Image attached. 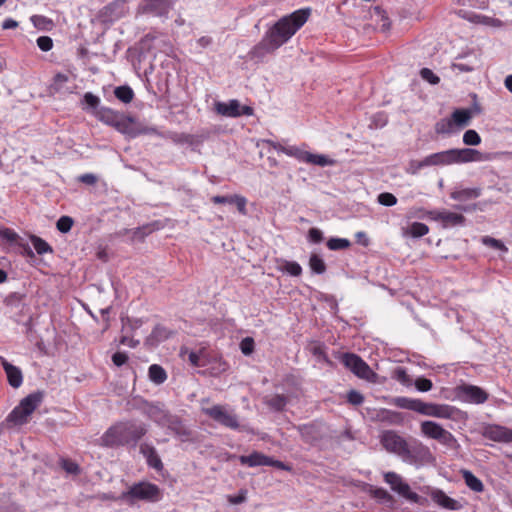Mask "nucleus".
<instances>
[{
  "label": "nucleus",
  "instance_id": "nucleus-1",
  "mask_svg": "<svg viewBox=\"0 0 512 512\" xmlns=\"http://www.w3.org/2000/svg\"><path fill=\"white\" fill-rule=\"evenodd\" d=\"M310 13L309 8H303L281 17L267 30L261 41L251 49V57L262 58L287 43L307 22Z\"/></svg>",
  "mask_w": 512,
  "mask_h": 512
},
{
  "label": "nucleus",
  "instance_id": "nucleus-2",
  "mask_svg": "<svg viewBox=\"0 0 512 512\" xmlns=\"http://www.w3.org/2000/svg\"><path fill=\"white\" fill-rule=\"evenodd\" d=\"M380 443L388 453L398 456L409 465L421 467L435 460L427 445L417 439L407 441L394 430L383 431L380 435Z\"/></svg>",
  "mask_w": 512,
  "mask_h": 512
},
{
  "label": "nucleus",
  "instance_id": "nucleus-3",
  "mask_svg": "<svg viewBox=\"0 0 512 512\" xmlns=\"http://www.w3.org/2000/svg\"><path fill=\"white\" fill-rule=\"evenodd\" d=\"M86 104L84 110L89 111L97 120L105 125L115 128L118 132L135 138L141 134L156 133L154 128H141L134 117L100 105V98L91 92L83 96Z\"/></svg>",
  "mask_w": 512,
  "mask_h": 512
},
{
  "label": "nucleus",
  "instance_id": "nucleus-4",
  "mask_svg": "<svg viewBox=\"0 0 512 512\" xmlns=\"http://www.w3.org/2000/svg\"><path fill=\"white\" fill-rule=\"evenodd\" d=\"M147 432L145 425L134 422H119L111 426L101 437V444L106 447L136 444Z\"/></svg>",
  "mask_w": 512,
  "mask_h": 512
},
{
  "label": "nucleus",
  "instance_id": "nucleus-5",
  "mask_svg": "<svg viewBox=\"0 0 512 512\" xmlns=\"http://www.w3.org/2000/svg\"><path fill=\"white\" fill-rule=\"evenodd\" d=\"M163 498V490L154 483L140 481L134 483L120 495V500L128 505H134L138 501L157 503Z\"/></svg>",
  "mask_w": 512,
  "mask_h": 512
},
{
  "label": "nucleus",
  "instance_id": "nucleus-6",
  "mask_svg": "<svg viewBox=\"0 0 512 512\" xmlns=\"http://www.w3.org/2000/svg\"><path fill=\"white\" fill-rule=\"evenodd\" d=\"M44 393L36 391L23 398L19 405H17L8 415L7 421L15 425H22L27 422L28 417L38 408L42 403Z\"/></svg>",
  "mask_w": 512,
  "mask_h": 512
},
{
  "label": "nucleus",
  "instance_id": "nucleus-7",
  "mask_svg": "<svg viewBox=\"0 0 512 512\" xmlns=\"http://www.w3.org/2000/svg\"><path fill=\"white\" fill-rule=\"evenodd\" d=\"M472 118L469 109H456L449 118H442L436 122L434 129L439 135H450L468 126Z\"/></svg>",
  "mask_w": 512,
  "mask_h": 512
},
{
  "label": "nucleus",
  "instance_id": "nucleus-8",
  "mask_svg": "<svg viewBox=\"0 0 512 512\" xmlns=\"http://www.w3.org/2000/svg\"><path fill=\"white\" fill-rule=\"evenodd\" d=\"M201 411L219 425L231 430L240 428L239 417L235 411L227 405H213L211 407H202Z\"/></svg>",
  "mask_w": 512,
  "mask_h": 512
},
{
  "label": "nucleus",
  "instance_id": "nucleus-9",
  "mask_svg": "<svg viewBox=\"0 0 512 512\" xmlns=\"http://www.w3.org/2000/svg\"><path fill=\"white\" fill-rule=\"evenodd\" d=\"M383 476L385 483L390 486L391 490L407 501L419 505H424L427 502L426 498L421 497L416 492H413L410 485L396 472L389 471L384 473Z\"/></svg>",
  "mask_w": 512,
  "mask_h": 512
},
{
  "label": "nucleus",
  "instance_id": "nucleus-10",
  "mask_svg": "<svg viewBox=\"0 0 512 512\" xmlns=\"http://www.w3.org/2000/svg\"><path fill=\"white\" fill-rule=\"evenodd\" d=\"M340 362L350 370L358 378L375 381L377 374L369 367V365L357 354L342 353L339 357Z\"/></svg>",
  "mask_w": 512,
  "mask_h": 512
},
{
  "label": "nucleus",
  "instance_id": "nucleus-11",
  "mask_svg": "<svg viewBox=\"0 0 512 512\" xmlns=\"http://www.w3.org/2000/svg\"><path fill=\"white\" fill-rule=\"evenodd\" d=\"M421 434L428 438L437 440L440 444L447 447H454L457 440L454 435L444 429L439 423L431 420L422 421L420 424Z\"/></svg>",
  "mask_w": 512,
  "mask_h": 512
},
{
  "label": "nucleus",
  "instance_id": "nucleus-12",
  "mask_svg": "<svg viewBox=\"0 0 512 512\" xmlns=\"http://www.w3.org/2000/svg\"><path fill=\"white\" fill-rule=\"evenodd\" d=\"M460 410L448 404L424 402L422 415L441 419H457Z\"/></svg>",
  "mask_w": 512,
  "mask_h": 512
},
{
  "label": "nucleus",
  "instance_id": "nucleus-13",
  "mask_svg": "<svg viewBox=\"0 0 512 512\" xmlns=\"http://www.w3.org/2000/svg\"><path fill=\"white\" fill-rule=\"evenodd\" d=\"M454 164L470 162H485L491 159L489 153H483L473 148H453Z\"/></svg>",
  "mask_w": 512,
  "mask_h": 512
},
{
  "label": "nucleus",
  "instance_id": "nucleus-14",
  "mask_svg": "<svg viewBox=\"0 0 512 512\" xmlns=\"http://www.w3.org/2000/svg\"><path fill=\"white\" fill-rule=\"evenodd\" d=\"M483 436L495 442L512 443V429L501 425H488L484 428Z\"/></svg>",
  "mask_w": 512,
  "mask_h": 512
},
{
  "label": "nucleus",
  "instance_id": "nucleus-15",
  "mask_svg": "<svg viewBox=\"0 0 512 512\" xmlns=\"http://www.w3.org/2000/svg\"><path fill=\"white\" fill-rule=\"evenodd\" d=\"M164 427L171 431L174 434V436L178 438L181 442H187L191 440V430L183 423L181 418L177 415L172 414L170 418H168V421Z\"/></svg>",
  "mask_w": 512,
  "mask_h": 512
},
{
  "label": "nucleus",
  "instance_id": "nucleus-16",
  "mask_svg": "<svg viewBox=\"0 0 512 512\" xmlns=\"http://www.w3.org/2000/svg\"><path fill=\"white\" fill-rule=\"evenodd\" d=\"M171 6V0H143L141 9L143 13H149L158 17H166Z\"/></svg>",
  "mask_w": 512,
  "mask_h": 512
},
{
  "label": "nucleus",
  "instance_id": "nucleus-17",
  "mask_svg": "<svg viewBox=\"0 0 512 512\" xmlns=\"http://www.w3.org/2000/svg\"><path fill=\"white\" fill-rule=\"evenodd\" d=\"M431 499L440 507L451 510V511H457L462 508V504L451 497H449L443 490L441 489H434L430 493Z\"/></svg>",
  "mask_w": 512,
  "mask_h": 512
},
{
  "label": "nucleus",
  "instance_id": "nucleus-18",
  "mask_svg": "<svg viewBox=\"0 0 512 512\" xmlns=\"http://www.w3.org/2000/svg\"><path fill=\"white\" fill-rule=\"evenodd\" d=\"M431 214L433 215L432 219L441 222L444 228L462 226L465 223V217L455 212L441 211Z\"/></svg>",
  "mask_w": 512,
  "mask_h": 512
},
{
  "label": "nucleus",
  "instance_id": "nucleus-19",
  "mask_svg": "<svg viewBox=\"0 0 512 512\" xmlns=\"http://www.w3.org/2000/svg\"><path fill=\"white\" fill-rule=\"evenodd\" d=\"M145 414L149 419L156 423L160 427H164L168 421V418L172 415L169 411L164 409L159 404H148L144 410Z\"/></svg>",
  "mask_w": 512,
  "mask_h": 512
},
{
  "label": "nucleus",
  "instance_id": "nucleus-20",
  "mask_svg": "<svg viewBox=\"0 0 512 512\" xmlns=\"http://www.w3.org/2000/svg\"><path fill=\"white\" fill-rule=\"evenodd\" d=\"M0 363L6 373L9 385L19 388L23 383V374L20 368L12 365L2 356H0Z\"/></svg>",
  "mask_w": 512,
  "mask_h": 512
},
{
  "label": "nucleus",
  "instance_id": "nucleus-21",
  "mask_svg": "<svg viewBox=\"0 0 512 512\" xmlns=\"http://www.w3.org/2000/svg\"><path fill=\"white\" fill-rule=\"evenodd\" d=\"M140 453L145 457L149 467L160 471L163 469V463L154 446L148 443L140 445Z\"/></svg>",
  "mask_w": 512,
  "mask_h": 512
},
{
  "label": "nucleus",
  "instance_id": "nucleus-22",
  "mask_svg": "<svg viewBox=\"0 0 512 512\" xmlns=\"http://www.w3.org/2000/svg\"><path fill=\"white\" fill-rule=\"evenodd\" d=\"M461 394L465 400L475 404L484 403L488 398L487 393L483 389L473 385H464L461 388Z\"/></svg>",
  "mask_w": 512,
  "mask_h": 512
},
{
  "label": "nucleus",
  "instance_id": "nucleus-23",
  "mask_svg": "<svg viewBox=\"0 0 512 512\" xmlns=\"http://www.w3.org/2000/svg\"><path fill=\"white\" fill-rule=\"evenodd\" d=\"M211 201L215 204H235L238 211L245 215L247 200L245 197L240 195H216L211 198Z\"/></svg>",
  "mask_w": 512,
  "mask_h": 512
},
{
  "label": "nucleus",
  "instance_id": "nucleus-24",
  "mask_svg": "<svg viewBox=\"0 0 512 512\" xmlns=\"http://www.w3.org/2000/svg\"><path fill=\"white\" fill-rule=\"evenodd\" d=\"M126 0H114L102 10V15L109 20H116L125 14Z\"/></svg>",
  "mask_w": 512,
  "mask_h": 512
},
{
  "label": "nucleus",
  "instance_id": "nucleus-25",
  "mask_svg": "<svg viewBox=\"0 0 512 512\" xmlns=\"http://www.w3.org/2000/svg\"><path fill=\"white\" fill-rule=\"evenodd\" d=\"M392 404L401 409H407L422 414L424 401L408 397H395Z\"/></svg>",
  "mask_w": 512,
  "mask_h": 512
},
{
  "label": "nucleus",
  "instance_id": "nucleus-26",
  "mask_svg": "<svg viewBox=\"0 0 512 512\" xmlns=\"http://www.w3.org/2000/svg\"><path fill=\"white\" fill-rule=\"evenodd\" d=\"M430 166H445L454 164L453 149L437 152L426 156Z\"/></svg>",
  "mask_w": 512,
  "mask_h": 512
},
{
  "label": "nucleus",
  "instance_id": "nucleus-27",
  "mask_svg": "<svg viewBox=\"0 0 512 512\" xmlns=\"http://www.w3.org/2000/svg\"><path fill=\"white\" fill-rule=\"evenodd\" d=\"M240 103L238 100H230L228 103L225 102H217L215 104V109L218 114L227 116V117H239L240 112Z\"/></svg>",
  "mask_w": 512,
  "mask_h": 512
},
{
  "label": "nucleus",
  "instance_id": "nucleus-28",
  "mask_svg": "<svg viewBox=\"0 0 512 512\" xmlns=\"http://www.w3.org/2000/svg\"><path fill=\"white\" fill-rule=\"evenodd\" d=\"M239 462L249 467L267 466L268 456L261 452L254 451L250 455L239 456Z\"/></svg>",
  "mask_w": 512,
  "mask_h": 512
},
{
  "label": "nucleus",
  "instance_id": "nucleus-29",
  "mask_svg": "<svg viewBox=\"0 0 512 512\" xmlns=\"http://www.w3.org/2000/svg\"><path fill=\"white\" fill-rule=\"evenodd\" d=\"M173 331L162 325H156L150 335L147 337V343L150 345H157L162 341L170 338Z\"/></svg>",
  "mask_w": 512,
  "mask_h": 512
},
{
  "label": "nucleus",
  "instance_id": "nucleus-30",
  "mask_svg": "<svg viewBox=\"0 0 512 512\" xmlns=\"http://www.w3.org/2000/svg\"><path fill=\"white\" fill-rule=\"evenodd\" d=\"M369 493L371 497L376 499L380 504L392 506L395 502L394 497L382 487H371Z\"/></svg>",
  "mask_w": 512,
  "mask_h": 512
},
{
  "label": "nucleus",
  "instance_id": "nucleus-31",
  "mask_svg": "<svg viewBox=\"0 0 512 512\" xmlns=\"http://www.w3.org/2000/svg\"><path fill=\"white\" fill-rule=\"evenodd\" d=\"M481 195L480 188H464L455 190L450 194V197L456 201H466L469 199L478 198Z\"/></svg>",
  "mask_w": 512,
  "mask_h": 512
},
{
  "label": "nucleus",
  "instance_id": "nucleus-32",
  "mask_svg": "<svg viewBox=\"0 0 512 512\" xmlns=\"http://www.w3.org/2000/svg\"><path fill=\"white\" fill-rule=\"evenodd\" d=\"M264 403L273 411H282L288 403V398L282 394H275L264 399Z\"/></svg>",
  "mask_w": 512,
  "mask_h": 512
},
{
  "label": "nucleus",
  "instance_id": "nucleus-33",
  "mask_svg": "<svg viewBox=\"0 0 512 512\" xmlns=\"http://www.w3.org/2000/svg\"><path fill=\"white\" fill-rule=\"evenodd\" d=\"M461 473H462V477L465 481V484L467 485V487H469V489H471L474 492H478V493L483 492L484 485L478 477H476L469 470H462Z\"/></svg>",
  "mask_w": 512,
  "mask_h": 512
},
{
  "label": "nucleus",
  "instance_id": "nucleus-34",
  "mask_svg": "<svg viewBox=\"0 0 512 512\" xmlns=\"http://www.w3.org/2000/svg\"><path fill=\"white\" fill-rule=\"evenodd\" d=\"M429 232V227L422 222H413L406 229L403 230L404 236H411L413 238H419L426 235Z\"/></svg>",
  "mask_w": 512,
  "mask_h": 512
},
{
  "label": "nucleus",
  "instance_id": "nucleus-35",
  "mask_svg": "<svg viewBox=\"0 0 512 512\" xmlns=\"http://www.w3.org/2000/svg\"><path fill=\"white\" fill-rule=\"evenodd\" d=\"M148 375H149V379L157 385L164 383L167 379L166 371L164 370V368L162 366H160L158 364H152L149 367Z\"/></svg>",
  "mask_w": 512,
  "mask_h": 512
},
{
  "label": "nucleus",
  "instance_id": "nucleus-36",
  "mask_svg": "<svg viewBox=\"0 0 512 512\" xmlns=\"http://www.w3.org/2000/svg\"><path fill=\"white\" fill-rule=\"evenodd\" d=\"M309 267L315 274L321 275L326 272V264L322 257L316 253H312L309 258Z\"/></svg>",
  "mask_w": 512,
  "mask_h": 512
},
{
  "label": "nucleus",
  "instance_id": "nucleus-37",
  "mask_svg": "<svg viewBox=\"0 0 512 512\" xmlns=\"http://www.w3.org/2000/svg\"><path fill=\"white\" fill-rule=\"evenodd\" d=\"M115 97L121 102L127 104L133 100L134 92L129 86H119L114 90Z\"/></svg>",
  "mask_w": 512,
  "mask_h": 512
},
{
  "label": "nucleus",
  "instance_id": "nucleus-38",
  "mask_svg": "<svg viewBox=\"0 0 512 512\" xmlns=\"http://www.w3.org/2000/svg\"><path fill=\"white\" fill-rule=\"evenodd\" d=\"M307 164L317 165L320 167L331 166L335 164V160L328 158L322 154L309 153Z\"/></svg>",
  "mask_w": 512,
  "mask_h": 512
},
{
  "label": "nucleus",
  "instance_id": "nucleus-39",
  "mask_svg": "<svg viewBox=\"0 0 512 512\" xmlns=\"http://www.w3.org/2000/svg\"><path fill=\"white\" fill-rule=\"evenodd\" d=\"M469 20L474 23H481L493 27H500L502 25L501 20L480 14H474Z\"/></svg>",
  "mask_w": 512,
  "mask_h": 512
},
{
  "label": "nucleus",
  "instance_id": "nucleus-40",
  "mask_svg": "<svg viewBox=\"0 0 512 512\" xmlns=\"http://www.w3.org/2000/svg\"><path fill=\"white\" fill-rule=\"evenodd\" d=\"M31 242L33 244L34 249L39 255H43L48 252H52V247L42 238L32 235Z\"/></svg>",
  "mask_w": 512,
  "mask_h": 512
},
{
  "label": "nucleus",
  "instance_id": "nucleus-41",
  "mask_svg": "<svg viewBox=\"0 0 512 512\" xmlns=\"http://www.w3.org/2000/svg\"><path fill=\"white\" fill-rule=\"evenodd\" d=\"M308 151H305L297 146H288V149L286 150V155L290 157L296 158L300 162L307 163L308 157H309Z\"/></svg>",
  "mask_w": 512,
  "mask_h": 512
},
{
  "label": "nucleus",
  "instance_id": "nucleus-42",
  "mask_svg": "<svg viewBox=\"0 0 512 512\" xmlns=\"http://www.w3.org/2000/svg\"><path fill=\"white\" fill-rule=\"evenodd\" d=\"M326 245L328 249L332 251H337L347 249L351 245V243L348 239L333 237L327 241Z\"/></svg>",
  "mask_w": 512,
  "mask_h": 512
},
{
  "label": "nucleus",
  "instance_id": "nucleus-43",
  "mask_svg": "<svg viewBox=\"0 0 512 512\" xmlns=\"http://www.w3.org/2000/svg\"><path fill=\"white\" fill-rule=\"evenodd\" d=\"M180 354L184 357L185 354L188 355V361L194 367H203L204 362L201 358V353L196 351H188L187 348H181Z\"/></svg>",
  "mask_w": 512,
  "mask_h": 512
},
{
  "label": "nucleus",
  "instance_id": "nucleus-44",
  "mask_svg": "<svg viewBox=\"0 0 512 512\" xmlns=\"http://www.w3.org/2000/svg\"><path fill=\"white\" fill-rule=\"evenodd\" d=\"M301 437L308 443H312L317 440L316 430L313 425H303L299 427Z\"/></svg>",
  "mask_w": 512,
  "mask_h": 512
},
{
  "label": "nucleus",
  "instance_id": "nucleus-45",
  "mask_svg": "<svg viewBox=\"0 0 512 512\" xmlns=\"http://www.w3.org/2000/svg\"><path fill=\"white\" fill-rule=\"evenodd\" d=\"M282 270L291 276H300L302 274V267L295 261H283Z\"/></svg>",
  "mask_w": 512,
  "mask_h": 512
},
{
  "label": "nucleus",
  "instance_id": "nucleus-46",
  "mask_svg": "<svg viewBox=\"0 0 512 512\" xmlns=\"http://www.w3.org/2000/svg\"><path fill=\"white\" fill-rule=\"evenodd\" d=\"M463 143L468 146H476L481 143V137L475 130L470 129L464 133Z\"/></svg>",
  "mask_w": 512,
  "mask_h": 512
},
{
  "label": "nucleus",
  "instance_id": "nucleus-47",
  "mask_svg": "<svg viewBox=\"0 0 512 512\" xmlns=\"http://www.w3.org/2000/svg\"><path fill=\"white\" fill-rule=\"evenodd\" d=\"M73 223L74 221L71 217L61 216L56 223V227L61 233H67L71 230Z\"/></svg>",
  "mask_w": 512,
  "mask_h": 512
},
{
  "label": "nucleus",
  "instance_id": "nucleus-48",
  "mask_svg": "<svg viewBox=\"0 0 512 512\" xmlns=\"http://www.w3.org/2000/svg\"><path fill=\"white\" fill-rule=\"evenodd\" d=\"M430 166V163L426 162V157L423 160H412L409 162V166L407 168V172L409 174L415 175L424 167Z\"/></svg>",
  "mask_w": 512,
  "mask_h": 512
},
{
  "label": "nucleus",
  "instance_id": "nucleus-49",
  "mask_svg": "<svg viewBox=\"0 0 512 512\" xmlns=\"http://www.w3.org/2000/svg\"><path fill=\"white\" fill-rule=\"evenodd\" d=\"M61 467L68 474L78 475L80 473L79 465L76 462H74V461H72L70 459H62L61 460Z\"/></svg>",
  "mask_w": 512,
  "mask_h": 512
},
{
  "label": "nucleus",
  "instance_id": "nucleus-50",
  "mask_svg": "<svg viewBox=\"0 0 512 512\" xmlns=\"http://www.w3.org/2000/svg\"><path fill=\"white\" fill-rule=\"evenodd\" d=\"M378 202L383 206H394L397 203L395 195L389 192H383L378 195Z\"/></svg>",
  "mask_w": 512,
  "mask_h": 512
},
{
  "label": "nucleus",
  "instance_id": "nucleus-51",
  "mask_svg": "<svg viewBox=\"0 0 512 512\" xmlns=\"http://www.w3.org/2000/svg\"><path fill=\"white\" fill-rule=\"evenodd\" d=\"M414 385L420 392H428L433 387L432 381L424 377L417 378L414 382Z\"/></svg>",
  "mask_w": 512,
  "mask_h": 512
},
{
  "label": "nucleus",
  "instance_id": "nucleus-52",
  "mask_svg": "<svg viewBox=\"0 0 512 512\" xmlns=\"http://www.w3.org/2000/svg\"><path fill=\"white\" fill-rule=\"evenodd\" d=\"M395 378L405 386H410L412 384V380L404 368L398 367L395 370Z\"/></svg>",
  "mask_w": 512,
  "mask_h": 512
},
{
  "label": "nucleus",
  "instance_id": "nucleus-53",
  "mask_svg": "<svg viewBox=\"0 0 512 512\" xmlns=\"http://www.w3.org/2000/svg\"><path fill=\"white\" fill-rule=\"evenodd\" d=\"M420 75L423 80L429 82L430 84H438L440 78L433 73L429 68H422L420 71Z\"/></svg>",
  "mask_w": 512,
  "mask_h": 512
},
{
  "label": "nucleus",
  "instance_id": "nucleus-54",
  "mask_svg": "<svg viewBox=\"0 0 512 512\" xmlns=\"http://www.w3.org/2000/svg\"><path fill=\"white\" fill-rule=\"evenodd\" d=\"M347 401L350 404L357 406L361 405L364 402V397L360 392L356 390H351L347 394Z\"/></svg>",
  "mask_w": 512,
  "mask_h": 512
},
{
  "label": "nucleus",
  "instance_id": "nucleus-55",
  "mask_svg": "<svg viewBox=\"0 0 512 512\" xmlns=\"http://www.w3.org/2000/svg\"><path fill=\"white\" fill-rule=\"evenodd\" d=\"M37 46L40 48V50L47 52L52 49L53 41L49 36H40L37 39Z\"/></svg>",
  "mask_w": 512,
  "mask_h": 512
},
{
  "label": "nucleus",
  "instance_id": "nucleus-56",
  "mask_svg": "<svg viewBox=\"0 0 512 512\" xmlns=\"http://www.w3.org/2000/svg\"><path fill=\"white\" fill-rule=\"evenodd\" d=\"M483 243L491 248H494V249H497V250H503V251H507V248L505 247V245L500 241V240H497L495 238H492V237H484L483 238Z\"/></svg>",
  "mask_w": 512,
  "mask_h": 512
},
{
  "label": "nucleus",
  "instance_id": "nucleus-57",
  "mask_svg": "<svg viewBox=\"0 0 512 512\" xmlns=\"http://www.w3.org/2000/svg\"><path fill=\"white\" fill-rule=\"evenodd\" d=\"M240 349L244 355H250L254 350V340L250 337L244 338L240 343Z\"/></svg>",
  "mask_w": 512,
  "mask_h": 512
},
{
  "label": "nucleus",
  "instance_id": "nucleus-58",
  "mask_svg": "<svg viewBox=\"0 0 512 512\" xmlns=\"http://www.w3.org/2000/svg\"><path fill=\"white\" fill-rule=\"evenodd\" d=\"M308 240L312 243L318 244L323 241V233L318 228H311L308 231Z\"/></svg>",
  "mask_w": 512,
  "mask_h": 512
},
{
  "label": "nucleus",
  "instance_id": "nucleus-59",
  "mask_svg": "<svg viewBox=\"0 0 512 512\" xmlns=\"http://www.w3.org/2000/svg\"><path fill=\"white\" fill-rule=\"evenodd\" d=\"M246 499H247V490H245V489H241L237 495L228 496L229 503L234 504V505L241 504V503L245 502Z\"/></svg>",
  "mask_w": 512,
  "mask_h": 512
},
{
  "label": "nucleus",
  "instance_id": "nucleus-60",
  "mask_svg": "<svg viewBox=\"0 0 512 512\" xmlns=\"http://www.w3.org/2000/svg\"><path fill=\"white\" fill-rule=\"evenodd\" d=\"M128 361V355L125 352H116L112 355V362L117 367L124 365Z\"/></svg>",
  "mask_w": 512,
  "mask_h": 512
},
{
  "label": "nucleus",
  "instance_id": "nucleus-61",
  "mask_svg": "<svg viewBox=\"0 0 512 512\" xmlns=\"http://www.w3.org/2000/svg\"><path fill=\"white\" fill-rule=\"evenodd\" d=\"M0 235L3 239L8 242H15L18 239V234L11 229H4L0 232Z\"/></svg>",
  "mask_w": 512,
  "mask_h": 512
},
{
  "label": "nucleus",
  "instance_id": "nucleus-62",
  "mask_svg": "<svg viewBox=\"0 0 512 512\" xmlns=\"http://www.w3.org/2000/svg\"><path fill=\"white\" fill-rule=\"evenodd\" d=\"M373 11H374V14H376L379 17H381V19L383 21L382 28L383 29H388L389 26H390V23L388 21V18L384 14V11L380 7H378V6H376Z\"/></svg>",
  "mask_w": 512,
  "mask_h": 512
},
{
  "label": "nucleus",
  "instance_id": "nucleus-63",
  "mask_svg": "<svg viewBox=\"0 0 512 512\" xmlns=\"http://www.w3.org/2000/svg\"><path fill=\"white\" fill-rule=\"evenodd\" d=\"M268 462L269 463H267V466L276 467L281 470H287V471L290 470V467L287 466L285 463H283L282 461H279V460H274L273 458H271L269 456H268Z\"/></svg>",
  "mask_w": 512,
  "mask_h": 512
},
{
  "label": "nucleus",
  "instance_id": "nucleus-64",
  "mask_svg": "<svg viewBox=\"0 0 512 512\" xmlns=\"http://www.w3.org/2000/svg\"><path fill=\"white\" fill-rule=\"evenodd\" d=\"M79 180L82 183H85L87 185H94L97 181V178L94 174L87 173L80 176Z\"/></svg>",
  "mask_w": 512,
  "mask_h": 512
}]
</instances>
